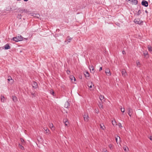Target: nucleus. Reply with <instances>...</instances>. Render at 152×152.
Returning <instances> with one entry per match:
<instances>
[{
    "mask_svg": "<svg viewBox=\"0 0 152 152\" xmlns=\"http://www.w3.org/2000/svg\"><path fill=\"white\" fill-rule=\"evenodd\" d=\"M50 92L51 94H52L54 96H55L54 92L53 90L51 89V90H50Z\"/></svg>",
    "mask_w": 152,
    "mask_h": 152,
    "instance_id": "nucleus-21",
    "label": "nucleus"
},
{
    "mask_svg": "<svg viewBox=\"0 0 152 152\" xmlns=\"http://www.w3.org/2000/svg\"><path fill=\"white\" fill-rule=\"evenodd\" d=\"M12 100L14 102H16L17 101V98L15 96H12Z\"/></svg>",
    "mask_w": 152,
    "mask_h": 152,
    "instance_id": "nucleus-19",
    "label": "nucleus"
},
{
    "mask_svg": "<svg viewBox=\"0 0 152 152\" xmlns=\"http://www.w3.org/2000/svg\"><path fill=\"white\" fill-rule=\"evenodd\" d=\"M12 39L13 40L18 42L22 41L23 40V38L20 35L19 36H18L17 37L13 38Z\"/></svg>",
    "mask_w": 152,
    "mask_h": 152,
    "instance_id": "nucleus-1",
    "label": "nucleus"
},
{
    "mask_svg": "<svg viewBox=\"0 0 152 152\" xmlns=\"http://www.w3.org/2000/svg\"><path fill=\"white\" fill-rule=\"evenodd\" d=\"M88 86L90 88H91L92 87V86H94V84L91 81H89L87 83Z\"/></svg>",
    "mask_w": 152,
    "mask_h": 152,
    "instance_id": "nucleus-7",
    "label": "nucleus"
},
{
    "mask_svg": "<svg viewBox=\"0 0 152 152\" xmlns=\"http://www.w3.org/2000/svg\"><path fill=\"white\" fill-rule=\"evenodd\" d=\"M100 100L102 101V100L104 99V96L103 95H101L99 96Z\"/></svg>",
    "mask_w": 152,
    "mask_h": 152,
    "instance_id": "nucleus-22",
    "label": "nucleus"
},
{
    "mask_svg": "<svg viewBox=\"0 0 152 152\" xmlns=\"http://www.w3.org/2000/svg\"><path fill=\"white\" fill-rule=\"evenodd\" d=\"M118 138L117 137H115V140H116V142L117 144H118Z\"/></svg>",
    "mask_w": 152,
    "mask_h": 152,
    "instance_id": "nucleus-40",
    "label": "nucleus"
},
{
    "mask_svg": "<svg viewBox=\"0 0 152 152\" xmlns=\"http://www.w3.org/2000/svg\"><path fill=\"white\" fill-rule=\"evenodd\" d=\"M105 72L107 75L108 76L111 75V74L110 72V70L108 68H107L106 69Z\"/></svg>",
    "mask_w": 152,
    "mask_h": 152,
    "instance_id": "nucleus-6",
    "label": "nucleus"
},
{
    "mask_svg": "<svg viewBox=\"0 0 152 152\" xmlns=\"http://www.w3.org/2000/svg\"><path fill=\"white\" fill-rule=\"evenodd\" d=\"M144 55H145V56L146 55H147V54H146V53L145 54V53H144Z\"/></svg>",
    "mask_w": 152,
    "mask_h": 152,
    "instance_id": "nucleus-49",
    "label": "nucleus"
},
{
    "mask_svg": "<svg viewBox=\"0 0 152 152\" xmlns=\"http://www.w3.org/2000/svg\"><path fill=\"white\" fill-rule=\"evenodd\" d=\"M128 114L129 116L130 117H131L133 113V110L130 107H129L128 108Z\"/></svg>",
    "mask_w": 152,
    "mask_h": 152,
    "instance_id": "nucleus-4",
    "label": "nucleus"
},
{
    "mask_svg": "<svg viewBox=\"0 0 152 152\" xmlns=\"http://www.w3.org/2000/svg\"><path fill=\"white\" fill-rule=\"evenodd\" d=\"M64 124L66 126H67L68 124V122L67 121L66 122L64 123Z\"/></svg>",
    "mask_w": 152,
    "mask_h": 152,
    "instance_id": "nucleus-38",
    "label": "nucleus"
},
{
    "mask_svg": "<svg viewBox=\"0 0 152 152\" xmlns=\"http://www.w3.org/2000/svg\"><path fill=\"white\" fill-rule=\"evenodd\" d=\"M103 152H108L106 150H104V151Z\"/></svg>",
    "mask_w": 152,
    "mask_h": 152,
    "instance_id": "nucleus-45",
    "label": "nucleus"
},
{
    "mask_svg": "<svg viewBox=\"0 0 152 152\" xmlns=\"http://www.w3.org/2000/svg\"><path fill=\"white\" fill-rule=\"evenodd\" d=\"M102 69V67H100L99 69V71H101Z\"/></svg>",
    "mask_w": 152,
    "mask_h": 152,
    "instance_id": "nucleus-44",
    "label": "nucleus"
},
{
    "mask_svg": "<svg viewBox=\"0 0 152 152\" xmlns=\"http://www.w3.org/2000/svg\"><path fill=\"white\" fill-rule=\"evenodd\" d=\"M131 2L132 3V4L134 5H137L138 2L137 0H132Z\"/></svg>",
    "mask_w": 152,
    "mask_h": 152,
    "instance_id": "nucleus-15",
    "label": "nucleus"
},
{
    "mask_svg": "<svg viewBox=\"0 0 152 152\" xmlns=\"http://www.w3.org/2000/svg\"><path fill=\"white\" fill-rule=\"evenodd\" d=\"M31 95L33 97H35L37 95V93L35 92L33 93L32 92H31Z\"/></svg>",
    "mask_w": 152,
    "mask_h": 152,
    "instance_id": "nucleus-20",
    "label": "nucleus"
},
{
    "mask_svg": "<svg viewBox=\"0 0 152 152\" xmlns=\"http://www.w3.org/2000/svg\"><path fill=\"white\" fill-rule=\"evenodd\" d=\"M28 11L27 10H25V9H24V12L28 13Z\"/></svg>",
    "mask_w": 152,
    "mask_h": 152,
    "instance_id": "nucleus-37",
    "label": "nucleus"
},
{
    "mask_svg": "<svg viewBox=\"0 0 152 152\" xmlns=\"http://www.w3.org/2000/svg\"><path fill=\"white\" fill-rule=\"evenodd\" d=\"M20 140L21 142L22 143V144L23 145H24L25 143V142L24 140L22 138H20Z\"/></svg>",
    "mask_w": 152,
    "mask_h": 152,
    "instance_id": "nucleus-26",
    "label": "nucleus"
},
{
    "mask_svg": "<svg viewBox=\"0 0 152 152\" xmlns=\"http://www.w3.org/2000/svg\"><path fill=\"white\" fill-rule=\"evenodd\" d=\"M99 107L100 108H102V105L101 104H99Z\"/></svg>",
    "mask_w": 152,
    "mask_h": 152,
    "instance_id": "nucleus-39",
    "label": "nucleus"
},
{
    "mask_svg": "<svg viewBox=\"0 0 152 152\" xmlns=\"http://www.w3.org/2000/svg\"><path fill=\"white\" fill-rule=\"evenodd\" d=\"M43 129L46 132V133L48 134L50 133L49 130L47 127L44 128Z\"/></svg>",
    "mask_w": 152,
    "mask_h": 152,
    "instance_id": "nucleus-13",
    "label": "nucleus"
},
{
    "mask_svg": "<svg viewBox=\"0 0 152 152\" xmlns=\"http://www.w3.org/2000/svg\"><path fill=\"white\" fill-rule=\"evenodd\" d=\"M128 1H132V0H128Z\"/></svg>",
    "mask_w": 152,
    "mask_h": 152,
    "instance_id": "nucleus-48",
    "label": "nucleus"
},
{
    "mask_svg": "<svg viewBox=\"0 0 152 152\" xmlns=\"http://www.w3.org/2000/svg\"><path fill=\"white\" fill-rule=\"evenodd\" d=\"M136 64L137 65V66H138L139 65H140V62L138 61H137L136 62Z\"/></svg>",
    "mask_w": 152,
    "mask_h": 152,
    "instance_id": "nucleus-34",
    "label": "nucleus"
},
{
    "mask_svg": "<svg viewBox=\"0 0 152 152\" xmlns=\"http://www.w3.org/2000/svg\"><path fill=\"white\" fill-rule=\"evenodd\" d=\"M5 98L3 96H1V101L2 102H4V101Z\"/></svg>",
    "mask_w": 152,
    "mask_h": 152,
    "instance_id": "nucleus-25",
    "label": "nucleus"
},
{
    "mask_svg": "<svg viewBox=\"0 0 152 152\" xmlns=\"http://www.w3.org/2000/svg\"><path fill=\"white\" fill-rule=\"evenodd\" d=\"M70 78L72 82H74L75 81V78L72 75H71L70 76Z\"/></svg>",
    "mask_w": 152,
    "mask_h": 152,
    "instance_id": "nucleus-12",
    "label": "nucleus"
},
{
    "mask_svg": "<svg viewBox=\"0 0 152 152\" xmlns=\"http://www.w3.org/2000/svg\"><path fill=\"white\" fill-rule=\"evenodd\" d=\"M72 38L69 37V36H68L67 37L66 40L65 42H66L67 41V43L68 44V43L70 42L72 40Z\"/></svg>",
    "mask_w": 152,
    "mask_h": 152,
    "instance_id": "nucleus-8",
    "label": "nucleus"
},
{
    "mask_svg": "<svg viewBox=\"0 0 152 152\" xmlns=\"http://www.w3.org/2000/svg\"><path fill=\"white\" fill-rule=\"evenodd\" d=\"M49 127L52 130H55L54 127L52 123H50L49 125Z\"/></svg>",
    "mask_w": 152,
    "mask_h": 152,
    "instance_id": "nucleus-14",
    "label": "nucleus"
},
{
    "mask_svg": "<svg viewBox=\"0 0 152 152\" xmlns=\"http://www.w3.org/2000/svg\"><path fill=\"white\" fill-rule=\"evenodd\" d=\"M117 137L118 138L119 140L120 141H121V138H120V137L119 136H117Z\"/></svg>",
    "mask_w": 152,
    "mask_h": 152,
    "instance_id": "nucleus-42",
    "label": "nucleus"
},
{
    "mask_svg": "<svg viewBox=\"0 0 152 152\" xmlns=\"http://www.w3.org/2000/svg\"><path fill=\"white\" fill-rule=\"evenodd\" d=\"M83 116L84 121L86 122H88L89 118V117L88 114L87 113H85L84 115H83Z\"/></svg>",
    "mask_w": 152,
    "mask_h": 152,
    "instance_id": "nucleus-2",
    "label": "nucleus"
},
{
    "mask_svg": "<svg viewBox=\"0 0 152 152\" xmlns=\"http://www.w3.org/2000/svg\"><path fill=\"white\" fill-rule=\"evenodd\" d=\"M109 147L110 148V149H113L112 145L111 144H110L109 145Z\"/></svg>",
    "mask_w": 152,
    "mask_h": 152,
    "instance_id": "nucleus-31",
    "label": "nucleus"
},
{
    "mask_svg": "<svg viewBox=\"0 0 152 152\" xmlns=\"http://www.w3.org/2000/svg\"><path fill=\"white\" fill-rule=\"evenodd\" d=\"M24 9H20L19 12H20L21 13H23L24 12Z\"/></svg>",
    "mask_w": 152,
    "mask_h": 152,
    "instance_id": "nucleus-28",
    "label": "nucleus"
},
{
    "mask_svg": "<svg viewBox=\"0 0 152 152\" xmlns=\"http://www.w3.org/2000/svg\"><path fill=\"white\" fill-rule=\"evenodd\" d=\"M112 123L113 126H115L117 125L116 122L115 120L112 121Z\"/></svg>",
    "mask_w": 152,
    "mask_h": 152,
    "instance_id": "nucleus-23",
    "label": "nucleus"
},
{
    "mask_svg": "<svg viewBox=\"0 0 152 152\" xmlns=\"http://www.w3.org/2000/svg\"><path fill=\"white\" fill-rule=\"evenodd\" d=\"M32 87L34 88H36L37 87V83L35 82H33L32 84Z\"/></svg>",
    "mask_w": 152,
    "mask_h": 152,
    "instance_id": "nucleus-10",
    "label": "nucleus"
},
{
    "mask_svg": "<svg viewBox=\"0 0 152 152\" xmlns=\"http://www.w3.org/2000/svg\"><path fill=\"white\" fill-rule=\"evenodd\" d=\"M141 4L142 6L145 7H147L148 6V2L145 0H143L142 1Z\"/></svg>",
    "mask_w": 152,
    "mask_h": 152,
    "instance_id": "nucleus-5",
    "label": "nucleus"
},
{
    "mask_svg": "<svg viewBox=\"0 0 152 152\" xmlns=\"http://www.w3.org/2000/svg\"><path fill=\"white\" fill-rule=\"evenodd\" d=\"M123 149L125 151H126V147H123Z\"/></svg>",
    "mask_w": 152,
    "mask_h": 152,
    "instance_id": "nucleus-41",
    "label": "nucleus"
},
{
    "mask_svg": "<svg viewBox=\"0 0 152 152\" xmlns=\"http://www.w3.org/2000/svg\"><path fill=\"white\" fill-rule=\"evenodd\" d=\"M67 121V119H64L63 122L64 123Z\"/></svg>",
    "mask_w": 152,
    "mask_h": 152,
    "instance_id": "nucleus-36",
    "label": "nucleus"
},
{
    "mask_svg": "<svg viewBox=\"0 0 152 152\" xmlns=\"http://www.w3.org/2000/svg\"><path fill=\"white\" fill-rule=\"evenodd\" d=\"M121 73L122 76L124 77L126 76L127 75L126 70L124 69L122 70Z\"/></svg>",
    "mask_w": 152,
    "mask_h": 152,
    "instance_id": "nucleus-9",
    "label": "nucleus"
},
{
    "mask_svg": "<svg viewBox=\"0 0 152 152\" xmlns=\"http://www.w3.org/2000/svg\"><path fill=\"white\" fill-rule=\"evenodd\" d=\"M134 21L135 23L138 24H141L143 23V21L141 20L139 18H136L135 19Z\"/></svg>",
    "mask_w": 152,
    "mask_h": 152,
    "instance_id": "nucleus-3",
    "label": "nucleus"
},
{
    "mask_svg": "<svg viewBox=\"0 0 152 152\" xmlns=\"http://www.w3.org/2000/svg\"><path fill=\"white\" fill-rule=\"evenodd\" d=\"M24 1H27L28 0H23Z\"/></svg>",
    "mask_w": 152,
    "mask_h": 152,
    "instance_id": "nucleus-46",
    "label": "nucleus"
},
{
    "mask_svg": "<svg viewBox=\"0 0 152 152\" xmlns=\"http://www.w3.org/2000/svg\"><path fill=\"white\" fill-rule=\"evenodd\" d=\"M4 48L5 49L7 50L10 49V46L8 44H7L4 46Z\"/></svg>",
    "mask_w": 152,
    "mask_h": 152,
    "instance_id": "nucleus-18",
    "label": "nucleus"
},
{
    "mask_svg": "<svg viewBox=\"0 0 152 152\" xmlns=\"http://www.w3.org/2000/svg\"><path fill=\"white\" fill-rule=\"evenodd\" d=\"M69 106V104L68 101H66L65 103L64 107L66 108H67Z\"/></svg>",
    "mask_w": 152,
    "mask_h": 152,
    "instance_id": "nucleus-16",
    "label": "nucleus"
},
{
    "mask_svg": "<svg viewBox=\"0 0 152 152\" xmlns=\"http://www.w3.org/2000/svg\"><path fill=\"white\" fill-rule=\"evenodd\" d=\"M100 128L101 129H102L103 130H104L105 129V127L103 124H100Z\"/></svg>",
    "mask_w": 152,
    "mask_h": 152,
    "instance_id": "nucleus-17",
    "label": "nucleus"
},
{
    "mask_svg": "<svg viewBox=\"0 0 152 152\" xmlns=\"http://www.w3.org/2000/svg\"><path fill=\"white\" fill-rule=\"evenodd\" d=\"M7 80L8 81V82H9L10 80H12V81H13V80H12V77H10V76H9L8 77V78L7 79Z\"/></svg>",
    "mask_w": 152,
    "mask_h": 152,
    "instance_id": "nucleus-24",
    "label": "nucleus"
},
{
    "mask_svg": "<svg viewBox=\"0 0 152 152\" xmlns=\"http://www.w3.org/2000/svg\"><path fill=\"white\" fill-rule=\"evenodd\" d=\"M150 139L151 140H152V138L151 137L150 138Z\"/></svg>",
    "mask_w": 152,
    "mask_h": 152,
    "instance_id": "nucleus-47",
    "label": "nucleus"
},
{
    "mask_svg": "<svg viewBox=\"0 0 152 152\" xmlns=\"http://www.w3.org/2000/svg\"><path fill=\"white\" fill-rule=\"evenodd\" d=\"M89 69L91 71V72L94 73L95 72L94 70V68L93 66L92 65L90 67H89Z\"/></svg>",
    "mask_w": 152,
    "mask_h": 152,
    "instance_id": "nucleus-11",
    "label": "nucleus"
},
{
    "mask_svg": "<svg viewBox=\"0 0 152 152\" xmlns=\"http://www.w3.org/2000/svg\"><path fill=\"white\" fill-rule=\"evenodd\" d=\"M19 147L20 148H21L22 150L24 149V148L23 146H22V145H20L19 144Z\"/></svg>",
    "mask_w": 152,
    "mask_h": 152,
    "instance_id": "nucleus-29",
    "label": "nucleus"
},
{
    "mask_svg": "<svg viewBox=\"0 0 152 152\" xmlns=\"http://www.w3.org/2000/svg\"><path fill=\"white\" fill-rule=\"evenodd\" d=\"M86 74H85V75L86 77H89V74L88 72H86Z\"/></svg>",
    "mask_w": 152,
    "mask_h": 152,
    "instance_id": "nucleus-27",
    "label": "nucleus"
},
{
    "mask_svg": "<svg viewBox=\"0 0 152 152\" xmlns=\"http://www.w3.org/2000/svg\"><path fill=\"white\" fill-rule=\"evenodd\" d=\"M66 72L68 74H69L70 73V71L69 70H67L66 71Z\"/></svg>",
    "mask_w": 152,
    "mask_h": 152,
    "instance_id": "nucleus-35",
    "label": "nucleus"
},
{
    "mask_svg": "<svg viewBox=\"0 0 152 152\" xmlns=\"http://www.w3.org/2000/svg\"><path fill=\"white\" fill-rule=\"evenodd\" d=\"M148 50L150 51H151L152 50V48L151 46H148Z\"/></svg>",
    "mask_w": 152,
    "mask_h": 152,
    "instance_id": "nucleus-30",
    "label": "nucleus"
},
{
    "mask_svg": "<svg viewBox=\"0 0 152 152\" xmlns=\"http://www.w3.org/2000/svg\"><path fill=\"white\" fill-rule=\"evenodd\" d=\"M121 111L123 113H124L125 110V109L124 108H121Z\"/></svg>",
    "mask_w": 152,
    "mask_h": 152,
    "instance_id": "nucleus-32",
    "label": "nucleus"
},
{
    "mask_svg": "<svg viewBox=\"0 0 152 152\" xmlns=\"http://www.w3.org/2000/svg\"><path fill=\"white\" fill-rule=\"evenodd\" d=\"M122 53L123 54H125V51L123 50L122 51Z\"/></svg>",
    "mask_w": 152,
    "mask_h": 152,
    "instance_id": "nucleus-43",
    "label": "nucleus"
},
{
    "mask_svg": "<svg viewBox=\"0 0 152 152\" xmlns=\"http://www.w3.org/2000/svg\"><path fill=\"white\" fill-rule=\"evenodd\" d=\"M118 126H119V127L121 128L122 127V126L121 124V123H119L118 124Z\"/></svg>",
    "mask_w": 152,
    "mask_h": 152,
    "instance_id": "nucleus-33",
    "label": "nucleus"
}]
</instances>
